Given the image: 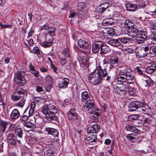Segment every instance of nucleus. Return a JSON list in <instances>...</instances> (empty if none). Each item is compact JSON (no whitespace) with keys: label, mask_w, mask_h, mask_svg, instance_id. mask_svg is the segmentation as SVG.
Here are the masks:
<instances>
[{"label":"nucleus","mask_w":156,"mask_h":156,"mask_svg":"<svg viewBox=\"0 0 156 156\" xmlns=\"http://www.w3.org/2000/svg\"><path fill=\"white\" fill-rule=\"evenodd\" d=\"M119 58L115 55H114L111 56L109 59L110 65L112 67H116L118 66V64Z\"/></svg>","instance_id":"obj_13"},{"label":"nucleus","mask_w":156,"mask_h":156,"mask_svg":"<svg viewBox=\"0 0 156 156\" xmlns=\"http://www.w3.org/2000/svg\"><path fill=\"white\" fill-rule=\"evenodd\" d=\"M135 36V40L137 43L139 44L143 43L147 37L146 30H141L139 33Z\"/></svg>","instance_id":"obj_4"},{"label":"nucleus","mask_w":156,"mask_h":156,"mask_svg":"<svg viewBox=\"0 0 156 156\" xmlns=\"http://www.w3.org/2000/svg\"><path fill=\"white\" fill-rule=\"evenodd\" d=\"M100 50L101 54H105L109 51V48L107 46L105 45L103 42V45L101 47Z\"/></svg>","instance_id":"obj_32"},{"label":"nucleus","mask_w":156,"mask_h":156,"mask_svg":"<svg viewBox=\"0 0 156 156\" xmlns=\"http://www.w3.org/2000/svg\"><path fill=\"white\" fill-rule=\"evenodd\" d=\"M15 136L13 133H10L8 134L7 136L6 140L8 142L15 138Z\"/></svg>","instance_id":"obj_42"},{"label":"nucleus","mask_w":156,"mask_h":156,"mask_svg":"<svg viewBox=\"0 0 156 156\" xmlns=\"http://www.w3.org/2000/svg\"><path fill=\"white\" fill-rule=\"evenodd\" d=\"M24 73L23 72H17L16 73L15 81L16 83L20 86H23L26 83V80L24 77Z\"/></svg>","instance_id":"obj_5"},{"label":"nucleus","mask_w":156,"mask_h":156,"mask_svg":"<svg viewBox=\"0 0 156 156\" xmlns=\"http://www.w3.org/2000/svg\"><path fill=\"white\" fill-rule=\"evenodd\" d=\"M99 5L104 7L105 9H107L109 6V4L108 2H105L100 4Z\"/></svg>","instance_id":"obj_51"},{"label":"nucleus","mask_w":156,"mask_h":156,"mask_svg":"<svg viewBox=\"0 0 156 156\" xmlns=\"http://www.w3.org/2000/svg\"><path fill=\"white\" fill-rule=\"evenodd\" d=\"M125 128L127 131L134 132L136 134L139 133L140 130L135 127L132 125L127 124L125 126Z\"/></svg>","instance_id":"obj_21"},{"label":"nucleus","mask_w":156,"mask_h":156,"mask_svg":"<svg viewBox=\"0 0 156 156\" xmlns=\"http://www.w3.org/2000/svg\"><path fill=\"white\" fill-rule=\"evenodd\" d=\"M62 55L65 58H68L69 57V51L68 49H65L63 51Z\"/></svg>","instance_id":"obj_43"},{"label":"nucleus","mask_w":156,"mask_h":156,"mask_svg":"<svg viewBox=\"0 0 156 156\" xmlns=\"http://www.w3.org/2000/svg\"><path fill=\"white\" fill-rule=\"evenodd\" d=\"M150 45H147L145 46L144 47H143V49H144V51L146 53V54L147 55L148 52L149 53L150 49Z\"/></svg>","instance_id":"obj_49"},{"label":"nucleus","mask_w":156,"mask_h":156,"mask_svg":"<svg viewBox=\"0 0 156 156\" xmlns=\"http://www.w3.org/2000/svg\"><path fill=\"white\" fill-rule=\"evenodd\" d=\"M140 31V30H139L134 26L130 29H128L127 31L128 35H131V36L133 37V36H135L136 35H137Z\"/></svg>","instance_id":"obj_15"},{"label":"nucleus","mask_w":156,"mask_h":156,"mask_svg":"<svg viewBox=\"0 0 156 156\" xmlns=\"http://www.w3.org/2000/svg\"><path fill=\"white\" fill-rule=\"evenodd\" d=\"M145 82L148 87L152 86L154 84L153 81L151 79L146 80Z\"/></svg>","instance_id":"obj_50"},{"label":"nucleus","mask_w":156,"mask_h":156,"mask_svg":"<svg viewBox=\"0 0 156 156\" xmlns=\"http://www.w3.org/2000/svg\"><path fill=\"white\" fill-rule=\"evenodd\" d=\"M34 126L33 123H27L25 124V126L27 127L32 128Z\"/></svg>","instance_id":"obj_61"},{"label":"nucleus","mask_w":156,"mask_h":156,"mask_svg":"<svg viewBox=\"0 0 156 156\" xmlns=\"http://www.w3.org/2000/svg\"><path fill=\"white\" fill-rule=\"evenodd\" d=\"M55 27H49L47 30V33L49 34L51 36L54 35L55 34Z\"/></svg>","instance_id":"obj_34"},{"label":"nucleus","mask_w":156,"mask_h":156,"mask_svg":"<svg viewBox=\"0 0 156 156\" xmlns=\"http://www.w3.org/2000/svg\"><path fill=\"white\" fill-rule=\"evenodd\" d=\"M86 137V139L88 143L95 142L97 140V136L95 134H92V133H88Z\"/></svg>","instance_id":"obj_20"},{"label":"nucleus","mask_w":156,"mask_h":156,"mask_svg":"<svg viewBox=\"0 0 156 156\" xmlns=\"http://www.w3.org/2000/svg\"><path fill=\"white\" fill-rule=\"evenodd\" d=\"M92 114H94L97 116H99L100 115V110H93L92 112Z\"/></svg>","instance_id":"obj_54"},{"label":"nucleus","mask_w":156,"mask_h":156,"mask_svg":"<svg viewBox=\"0 0 156 156\" xmlns=\"http://www.w3.org/2000/svg\"><path fill=\"white\" fill-rule=\"evenodd\" d=\"M119 40L122 43L125 44H126L129 42L131 41V39L129 37H123L119 38Z\"/></svg>","instance_id":"obj_35"},{"label":"nucleus","mask_w":156,"mask_h":156,"mask_svg":"<svg viewBox=\"0 0 156 156\" xmlns=\"http://www.w3.org/2000/svg\"><path fill=\"white\" fill-rule=\"evenodd\" d=\"M108 75L106 69H103L101 66H99L98 69L97 75L101 78L102 79Z\"/></svg>","instance_id":"obj_17"},{"label":"nucleus","mask_w":156,"mask_h":156,"mask_svg":"<svg viewBox=\"0 0 156 156\" xmlns=\"http://www.w3.org/2000/svg\"><path fill=\"white\" fill-rule=\"evenodd\" d=\"M113 87L114 91L120 96L123 95L126 93L127 88L125 85L122 84L114 85Z\"/></svg>","instance_id":"obj_6"},{"label":"nucleus","mask_w":156,"mask_h":156,"mask_svg":"<svg viewBox=\"0 0 156 156\" xmlns=\"http://www.w3.org/2000/svg\"><path fill=\"white\" fill-rule=\"evenodd\" d=\"M135 91L134 88H131L129 90V94L130 95L134 96L135 94Z\"/></svg>","instance_id":"obj_53"},{"label":"nucleus","mask_w":156,"mask_h":156,"mask_svg":"<svg viewBox=\"0 0 156 156\" xmlns=\"http://www.w3.org/2000/svg\"><path fill=\"white\" fill-rule=\"evenodd\" d=\"M135 135L133 134H129L127 135V137L128 139L129 140L133 141L135 139Z\"/></svg>","instance_id":"obj_46"},{"label":"nucleus","mask_w":156,"mask_h":156,"mask_svg":"<svg viewBox=\"0 0 156 156\" xmlns=\"http://www.w3.org/2000/svg\"><path fill=\"white\" fill-rule=\"evenodd\" d=\"M27 110V109H26L25 110L23 115L21 117L20 119V121L25 122L28 119V116L26 114Z\"/></svg>","instance_id":"obj_40"},{"label":"nucleus","mask_w":156,"mask_h":156,"mask_svg":"<svg viewBox=\"0 0 156 156\" xmlns=\"http://www.w3.org/2000/svg\"><path fill=\"white\" fill-rule=\"evenodd\" d=\"M86 7V4L83 2H80L78 3L77 11L79 14H81L83 12V9Z\"/></svg>","instance_id":"obj_22"},{"label":"nucleus","mask_w":156,"mask_h":156,"mask_svg":"<svg viewBox=\"0 0 156 156\" xmlns=\"http://www.w3.org/2000/svg\"><path fill=\"white\" fill-rule=\"evenodd\" d=\"M143 106V103L141 101H136L132 102L129 106V111H134L140 108Z\"/></svg>","instance_id":"obj_7"},{"label":"nucleus","mask_w":156,"mask_h":156,"mask_svg":"<svg viewBox=\"0 0 156 156\" xmlns=\"http://www.w3.org/2000/svg\"><path fill=\"white\" fill-rule=\"evenodd\" d=\"M140 111L144 113L147 114L151 112V109L147 105H144L142 107H140Z\"/></svg>","instance_id":"obj_27"},{"label":"nucleus","mask_w":156,"mask_h":156,"mask_svg":"<svg viewBox=\"0 0 156 156\" xmlns=\"http://www.w3.org/2000/svg\"><path fill=\"white\" fill-rule=\"evenodd\" d=\"M15 94L17 93L19 94H25L27 93L26 91L24 90H18L17 89H16V91L15 92Z\"/></svg>","instance_id":"obj_55"},{"label":"nucleus","mask_w":156,"mask_h":156,"mask_svg":"<svg viewBox=\"0 0 156 156\" xmlns=\"http://www.w3.org/2000/svg\"><path fill=\"white\" fill-rule=\"evenodd\" d=\"M0 116L1 117L0 119H5L7 118V115L5 111H4L1 113Z\"/></svg>","instance_id":"obj_60"},{"label":"nucleus","mask_w":156,"mask_h":156,"mask_svg":"<svg viewBox=\"0 0 156 156\" xmlns=\"http://www.w3.org/2000/svg\"><path fill=\"white\" fill-rule=\"evenodd\" d=\"M151 65L146 69V72L148 74L153 73L156 69V63L152 62L151 63Z\"/></svg>","instance_id":"obj_18"},{"label":"nucleus","mask_w":156,"mask_h":156,"mask_svg":"<svg viewBox=\"0 0 156 156\" xmlns=\"http://www.w3.org/2000/svg\"><path fill=\"white\" fill-rule=\"evenodd\" d=\"M82 98L84 100H88L90 99V96L88 93L86 91L83 92L81 94Z\"/></svg>","instance_id":"obj_38"},{"label":"nucleus","mask_w":156,"mask_h":156,"mask_svg":"<svg viewBox=\"0 0 156 156\" xmlns=\"http://www.w3.org/2000/svg\"><path fill=\"white\" fill-rule=\"evenodd\" d=\"M30 108L34 109L36 106V102L35 101L32 102L30 105Z\"/></svg>","instance_id":"obj_62"},{"label":"nucleus","mask_w":156,"mask_h":156,"mask_svg":"<svg viewBox=\"0 0 156 156\" xmlns=\"http://www.w3.org/2000/svg\"><path fill=\"white\" fill-rule=\"evenodd\" d=\"M149 53L151 54L152 57L156 56V46L152 45L150 46Z\"/></svg>","instance_id":"obj_33"},{"label":"nucleus","mask_w":156,"mask_h":156,"mask_svg":"<svg viewBox=\"0 0 156 156\" xmlns=\"http://www.w3.org/2000/svg\"><path fill=\"white\" fill-rule=\"evenodd\" d=\"M100 127L97 124H95L88 127L87 130L88 133H94L96 134L99 131Z\"/></svg>","instance_id":"obj_10"},{"label":"nucleus","mask_w":156,"mask_h":156,"mask_svg":"<svg viewBox=\"0 0 156 156\" xmlns=\"http://www.w3.org/2000/svg\"><path fill=\"white\" fill-rule=\"evenodd\" d=\"M34 112V109L30 108L28 111L29 115H31Z\"/></svg>","instance_id":"obj_64"},{"label":"nucleus","mask_w":156,"mask_h":156,"mask_svg":"<svg viewBox=\"0 0 156 156\" xmlns=\"http://www.w3.org/2000/svg\"><path fill=\"white\" fill-rule=\"evenodd\" d=\"M25 100L24 99L21 100L20 101L16 104V105L20 107H23L25 103Z\"/></svg>","instance_id":"obj_45"},{"label":"nucleus","mask_w":156,"mask_h":156,"mask_svg":"<svg viewBox=\"0 0 156 156\" xmlns=\"http://www.w3.org/2000/svg\"><path fill=\"white\" fill-rule=\"evenodd\" d=\"M53 44L52 41H50L49 42L45 41L42 43H41V45L43 47L45 48L49 47L51 46Z\"/></svg>","instance_id":"obj_36"},{"label":"nucleus","mask_w":156,"mask_h":156,"mask_svg":"<svg viewBox=\"0 0 156 156\" xmlns=\"http://www.w3.org/2000/svg\"><path fill=\"white\" fill-rule=\"evenodd\" d=\"M21 97H22L21 95L18 96L16 95H13L11 97V98L12 100L14 101H16L19 100L20 98Z\"/></svg>","instance_id":"obj_44"},{"label":"nucleus","mask_w":156,"mask_h":156,"mask_svg":"<svg viewBox=\"0 0 156 156\" xmlns=\"http://www.w3.org/2000/svg\"><path fill=\"white\" fill-rule=\"evenodd\" d=\"M20 116V113L17 109H14L12 112L10 117L12 120H14L18 119Z\"/></svg>","instance_id":"obj_19"},{"label":"nucleus","mask_w":156,"mask_h":156,"mask_svg":"<svg viewBox=\"0 0 156 156\" xmlns=\"http://www.w3.org/2000/svg\"><path fill=\"white\" fill-rule=\"evenodd\" d=\"M103 45V42L102 41H97L93 43L92 45V51L93 53L98 52Z\"/></svg>","instance_id":"obj_8"},{"label":"nucleus","mask_w":156,"mask_h":156,"mask_svg":"<svg viewBox=\"0 0 156 156\" xmlns=\"http://www.w3.org/2000/svg\"><path fill=\"white\" fill-rule=\"evenodd\" d=\"M78 45L79 47L88 50L90 48V46L88 42L82 39L79 40Z\"/></svg>","instance_id":"obj_11"},{"label":"nucleus","mask_w":156,"mask_h":156,"mask_svg":"<svg viewBox=\"0 0 156 156\" xmlns=\"http://www.w3.org/2000/svg\"><path fill=\"white\" fill-rule=\"evenodd\" d=\"M41 112L48 121L56 120L57 119L58 115L57 110L55 106L52 104L45 106L42 108Z\"/></svg>","instance_id":"obj_1"},{"label":"nucleus","mask_w":156,"mask_h":156,"mask_svg":"<svg viewBox=\"0 0 156 156\" xmlns=\"http://www.w3.org/2000/svg\"><path fill=\"white\" fill-rule=\"evenodd\" d=\"M10 145H15L16 144V141L15 140V138L12 139V140H10L8 142Z\"/></svg>","instance_id":"obj_58"},{"label":"nucleus","mask_w":156,"mask_h":156,"mask_svg":"<svg viewBox=\"0 0 156 156\" xmlns=\"http://www.w3.org/2000/svg\"><path fill=\"white\" fill-rule=\"evenodd\" d=\"M136 52L137 55L140 58H143L147 55L146 53L142 48L137 49Z\"/></svg>","instance_id":"obj_28"},{"label":"nucleus","mask_w":156,"mask_h":156,"mask_svg":"<svg viewBox=\"0 0 156 156\" xmlns=\"http://www.w3.org/2000/svg\"><path fill=\"white\" fill-rule=\"evenodd\" d=\"M97 10L99 13H101L103 12L106 9H105L104 7H101L99 5L97 7Z\"/></svg>","instance_id":"obj_47"},{"label":"nucleus","mask_w":156,"mask_h":156,"mask_svg":"<svg viewBox=\"0 0 156 156\" xmlns=\"http://www.w3.org/2000/svg\"><path fill=\"white\" fill-rule=\"evenodd\" d=\"M97 75V73L94 71L90 74L88 79L90 83H92L93 79H94L96 76Z\"/></svg>","instance_id":"obj_37"},{"label":"nucleus","mask_w":156,"mask_h":156,"mask_svg":"<svg viewBox=\"0 0 156 156\" xmlns=\"http://www.w3.org/2000/svg\"><path fill=\"white\" fill-rule=\"evenodd\" d=\"M11 25L9 24L3 25L2 23L0 22V30H2L3 28H10Z\"/></svg>","instance_id":"obj_52"},{"label":"nucleus","mask_w":156,"mask_h":156,"mask_svg":"<svg viewBox=\"0 0 156 156\" xmlns=\"http://www.w3.org/2000/svg\"><path fill=\"white\" fill-rule=\"evenodd\" d=\"M115 23L111 18H108L104 19L102 22V24L105 26L112 25Z\"/></svg>","instance_id":"obj_24"},{"label":"nucleus","mask_w":156,"mask_h":156,"mask_svg":"<svg viewBox=\"0 0 156 156\" xmlns=\"http://www.w3.org/2000/svg\"><path fill=\"white\" fill-rule=\"evenodd\" d=\"M3 140V138L2 137H0V152L1 151V148H3V145L4 144V143L3 142H2Z\"/></svg>","instance_id":"obj_63"},{"label":"nucleus","mask_w":156,"mask_h":156,"mask_svg":"<svg viewBox=\"0 0 156 156\" xmlns=\"http://www.w3.org/2000/svg\"><path fill=\"white\" fill-rule=\"evenodd\" d=\"M43 151L42 147L41 144L37 143L35 144L32 149V151L34 154H40Z\"/></svg>","instance_id":"obj_12"},{"label":"nucleus","mask_w":156,"mask_h":156,"mask_svg":"<svg viewBox=\"0 0 156 156\" xmlns=\"http://www.w3.org/2000/svg\"><path fill=\"white\" fill-rule=\"evenodd\" d=\"M108 43L110 45L116 47H118L119 48L122 47V45L119 42V38L118 39H113L110 40Z\"/></svg>","instance_id":"obj_16"},{"label":"nucleus","mask_w":156,"mask_h":156,"mask_svg":"<svg viewBox=\"0 0 156 156\" xmlns=\"http://www.w3.org/2000/svg\"><path fill=\"white\" fill-rule=\"evenodd\" d=\"M69 81L68 79L65 78L59 84L58 87L60 88H65L67 87Z\"/></svg>","instance_id":"obj_26"},{"label":"nucleus","mask_w":156,"mask_h":156,"mask_svg":"<svg viewBox=\"0 0 156 156\" xmlns=\"http://www.w3.org/2000/svg\"><path fill=\"white\" fill-rule=\"evenodd\" d=\"M139 116L136 114H134L129 116L128 118V120L129 121H133V120H136L138 118Z\"/></svg>","instance_id":"obj_41"},{"label":"nucleus","mask_w":156,"mask_h":156,"mask_svg":"<svg viewBox=\"0 0 156 156\" xmlns=\"http://www.w3.org/2000/svg\"><path fill=\"white\" fill-rule=\"evenodd\" d=\"M45 80L48 82H51L52 81V78L49 75H47L45 78Z\"/></svg>","instance_id":"obj_57"},{"label":"nucleus","mask_w":156,"mask_h":156,"mask_svg":"<svg viewBox=\"0 0 156 156\" xmlns=\"http://www.w3.org/2000/svg\"><path fill=\"white\" fill-rule=\"evenodd\" d=\"M103 80L101 77L97 75L96 76L93 80L92 83H91L94 85H96L101 83Z\"/></svg>","instance_id":"obj_31"},{"label":"nucleus","mask_w":156,"mask_h":156,"mask_svg":"<svg viewBox=\"0 0 156 156\" xmlns=\"http://www.w3.org/2000/svg\"><path fill=\"white\" fill-rule=\"evenodd\" d=\"M45 130L49 134L51 135L54 137L58 136V132L56 129L48 127L45 128Z\"/></svg>","instance_id":"obj_14"},{"label":"nucleus","mask_w":156,"mask_h":156,"mask_svg":"<svg viewBox=\"0 0 156 156\" xmlns=\"http://www.w3.org/2000/svg\"><path fill=\"white\" fill-rule=\"evenodd\" d=\"M44 156H53V151L51 149H48L44 152Z\"/></svg>","instance_id":"obj_39"},{"label":"nucleus","mask_w":156,"mask_h":156,"mask_svg":"<svg viewBox=\"0 0 156 156\" xmlns=\"http://www.w3.org/2000/svg\"><path fill=\"white\" fill-rule=\"evenodd\" d=\"M16 135L18 136L19 138H21L23 137V131L21 128L16 127L15 130Z\"/></svg>","instance_id":"obj_30"},{"label":"nucleus","mask_w":156,"mask_h":156,"mask_svg":"<svg viewBox=\"0 0 156 156\" xmlns=\"http://www.w3.org/2000/svg\"><path fill=\"white\" fill-rule=\"evenodd\" d=\"M32 73L34 74V76L36 77H37L39 76V72L38 71L34 70L32 71Z\"/></svg>","instance_id":"obj_59"},{"label":"nucleus","mask_w":156,"mask_h":156,"mask_svg":"<svg viewBox=\"0 0 156 156\" xmlns=\"http://www.w3.org/2000/svg\"><path fill=\"white\" fill-rule=\"evenodd\" d=\"M34 26L32 27L30 29V30L29 32L28 33V35L27 36V38H29L30 37H32L33 34L34 33V28L33 27Z\"/></svg>","instance_id":"obj_48"},{"label":"nucleus","mask_w":156,"mask_h":156,"mask_svg":"<svg viewBox=\"0 0 156 156\" xmlns=\"http://www.w3.org/2000/svg\"><path fill=\"white\" fill-rule=\"evenodd\" d=\"M134 26L133 22L131 20H126L124 23L125 27L127 30L128 29H130Z\"/></svg>","instance_id":"obj_25"},{"label":"nucleus","mask_w":156,"mask_h":156,"mask_svg":"<svg viewBox=\"0 0 156 156\" xmlns=\"http://www.w3.org/2000/svg\"><path fill=\"white\" fill-rule=\"evenodd\" d=\"M117 80L120 82H124L126 80H131V82L134 80V76L133 74L127 70H123L120 72L118 75Z\"/></svg>","instance_id":"obj_2"},{"label":"nucleus","mask_w":156,"mask_h":156,"mask_svg":"<svg viewBox=\"0 0 156 156\" xmlns=\"http://www.w3.org/2000/svg\"><path fill=\"white\" fill-rule=\"evenodd\" d=\"M75 109H71L67 114L69 120L71 122L73 123L77 124L79 121L78 119V114L77 113Z\"/></svg>","instance_id":"obj_3"},{"label":"nucleus","mask_w":156,"mask_h":156,"mask_svg":"<svg viewBox=\"0 0 156 156\" xmlns=\"http://www.w3.org/2000/svg\"><path fill=\"white\" fill-rule=\"evenodd\" d=\"M33 52L36 54H39L40 53V51L38 48L37 47H34L33 50Z\"/></svg>","instance_id":"obj_56"},{"label":"nucleus","mask_w":156,"mask_h":156,"mask_svg":"<svg viewBox=\"0 0 156 156\" xmlns=\"http://www.w3.org/2000/svg\"><path fill=\"white\" fill-rule=\"evenodd\" d=\"M83 106L84 108L89 110L94 108V104L91 101L88 100L86 102Z\"/></svg>","instance_id":"obj_29"},{"label":"nucleus","mask_w":156,"mask_h":156,"mask_svg":"<svg viewBox=\"0 0 156 156\" xmlns=\"http://www.w3.org/2000/svg\"><path fill=\"white\" fill-rule=\"evenodd\" d=\"M126 10L129 11H134L137 9L136 5L131 3H127L126 5Z\"/></svg>","instance_id":"obj_23"},{"label":"nucleus","mask_w":156,"mask_h":156,"mask_svg":"<svg viewBox=\"0 0 156 156\" xmlns=\"http://www.w3.org/2000/svg\"><path fill=\"white\" fill-rule=\"evenodd\" d=\"M9 122L8 121L0 119V137H2V136Z\"/></svg>","instance_id":"obj_9"}]
</instances>
